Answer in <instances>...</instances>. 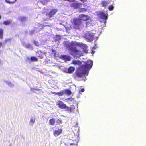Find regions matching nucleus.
Here are the masks:
<instances>
[{
    "mask_svg": "<svg viewBox=\"0 0 146 146\" xmlns=\"http://www.w3.org/2000/svg\"><path fill=\"white\" fill-rule=\"evenodd\" d=\"M39 53H40L41 54V55H38V57H39L40 58L42 59V58H43V56L42 54V52L40 51L38 52V54H39Z\"/></svg>",
    "mask_w": 146,
    "mask_h": 146,
    "instance_id": "25",
    "label": "nucleus"
},
{
    "mask_svg": "<svg viewBox=\"0 0 146 146\" xmlns=\"http://www.w3.org/2000/svg\"><path fill=\"white\" fill-rule=\"evenodd\" d=\"M52 93L53 94H54L55 95H57V94H56V93H56V92H52Z\"/></svg>",
    "mask_w": 146,
    "mask_h": 146,
    "instance_id": "36",
    "label": "nucleus"
},
{
    "mask_svg": "<svg viewBox=\"0 0 146 146\" xmlns=\"http://www.w3.org/2000/svg\"><path fill=\"white\" fill-rule=\"evenodd\" d=\"M57 105L58 107L61 109H65L66 105L61 101H59L56 102Z\"/></svg>",
    "mask_w": 146,
    "mask_h": 146,
    "instance_id": "6",
    "label": "nucleus"
},
{
    "mask_svg": "<svg viewBox=\"0 0 146 146\" xmlns=\"http://www.w3.org/2000/svg\"><path fill=\"white\" fill-rule=\"evenodd\" d=\"M60 36L59 35H57L56 36V40H59L60 39Z\"/></svg>",
    "mask_w": 146,
    "mask_h": 146,
    "instance_id": "29",
    "label": "nucleus"
},
{
    "mask_svg": "<svg viewBox=\"0 0 146 146\" xmlns=\"http://www.w3.org/2000/svg\"><path fill=\"white\" fill-rule=\"evenodd\" d=\"M79 19H74L73 22L74 24V28L76 29L82 28L83 26L86 25V23H83L81 22V20L87 21L89 20L90 17L88 16L83 14H81L79 15Z\"/></svg>",
    "mask_w": 146,
    "mask_h": 146,
    "instance_id": "3",
    "label": "nucleus"
},
{
    "mask_svg": "<svg viewBox=\"0 0 146 146\" xmlns=\"http://www.w3.org/2000/svg\"><path fill=\"white\" fill-rule=\"evenodd\" d=\"M64 44L67 48H69L70 54L74 58H78L82 55V52L77 50L76 47V45L78 46L79 43L75 41H72L71 42H64Z\"/></svg>",
    "mask_w": 146,
    "mask_h": 146,
    "instance_id": "1",
    "label": "nucleus"
},
{
    "mask_svg": "<svg viewBox=\"0 0 146 146\" xmlns=\"http://www.w3.org/2000/svg\"><path fill=\"white\" fill-rule=\"evenodd\" d=\"M35 117L34 116H32L31 117L29 123V124L31 126H33L35 123Z\"/></svg>",
    "mask_w": 146,
    "mask_h": 146,
    "instance_id": "11",
    "label": "nucleus"
},
{
    "mask_svg": "<svg viewBox=\"0 0 146 146\" xmlns=\"http://www.w3.org/2000/svg\"><path fill=\"white\" fill-rule=\"evenodd\" d=\"M114 7L113 5H111L108 7V9L110 11L114 9Z\"/></svg>",
    "mask_w": 146,
    "mask_h": 146,
    "instance_id": "24",
    "label": "nucleus"
},
{
    "mask_svg": "<svg viewBox=\"0 0 146 146\" xmlns=\"http://www.w3.org/2000/svg\"><path fill=\"white\" fill-rule=\"evenodd\" d=\"M64 94H66L68 95H70L71 94V91L69 90H64Z\"/></svg>",
    "mask_w": 146,
    "mask_h": 146,
    "instance_id": "16",
    "label": "nucleus"
},
{
    "mask_svg": "<svg viewBox=\"0 0 146 146\" xmlns=\"http://www.w3.org/2000/svg\"><path fill=\"white\" fill-rule=\"evenodd\" d=\"M72 63L75 65H80L81 64V62L78 60H74L72 62Z\"/></svg>",
    "mask_w": 146,
    "mask_h": 146,
    "instance_id": "18",
    "label": "nucleus"
},
{
    "mask_svg": "<svg viewBox=\"0 0 146 146\" xmlns=\"http://www.w3.org/2000/svg\"><path fill=\"white\" fill-rule=\"evenodd\" d=\"M65 1L70 2H73L74 1V0H65Z\"/></svg>",
    "mask_w": 146,
    "mask_h": 146,
    "instance_id": "32",
    "label": "nucleus"
},
{
    "mask_svg": "<svg viewBox=\"0 0 146 146\" xmlns=\"http://www.w3.org/2000/svg\"><path fill=\"white\" fill-rule=\"evenodd\" d=\"M110 3V1H104L102 2L101 3L102 6L105 7L107 6L108 4Z\"/></svg>",
    "mask_w": 146,
    "mask_h": 146,
    "instance_id": "15",
    "label": "nucleus"
},
{
    "mask_svg": "<svg viewBox=\"0 0 146 146\" xmlns=\"http://www.w3.org/2000/svg\"><path fill=\"white\" fill-rule=\"evenodd\" d=\"M11 22V20H9L4 21L3 24L5 25H8Z\"/></svg>",
    "mask_w": 146,
    "mask_h": 146,
    "instance_id": "21",
    "label": "nucleus"
},
{
    "mask_svg": "<svg viewBox=\"0 0 146 146\" xmlns=\"http://www.w3.org/2000/svg\"><path fill=\"white\" fill-rule=\"evenodd\" d=\"M45 54V53H43V54Z\"/></svg>",
    "mask_w": 146,
    "mask_h": 146,
    "instance_id": "40",
    "label": "nucleus"
},
{
    "mask_svg": "<svg viewBox=\"0 0 146 146\" xmlns=\"http://www.w3.org/2000/svg\"><path fill=\"white\" fill-rule=\"evenodd\" d=\"M10 39H7L5 40V43H6L7 42V41L10 40Z\"/></svg>",
    "mask_w": 146,
    "mask_h": 146,
    "instance_id": "34",
    "label": "nucleus"
},
{
    "mask_svg": "<svg viewBox=\"0 0 146 146\" xmlns=\"http://www.w3.org/2000/svg\"><path fill=\"white\" fill-rule=\"evenodd\" d=\"M78 46L82 48L83 49L84 52L86 53L88 52L87 47L85 44L82 43H79Z\"/></svg>",
    "mask_w": 146,
    "mask_h": 146,
    "instance_id": "7",
    "label": "nucleus"
},
{
    "mask_svg": "<svg viewBox=\"0 0 146 146\" xmlns=\"http://www.w3.org/2000/svg\"><path fill=\"white\" fill-rule=\"evenodd\" d=\"M92 53L93 54H94V52H93V51H92Z\"/></svg>",
    "mask_w": 146,
    "mask_h": 146,
    "instance_id": "38",
    "label": "nucleus"
},
{
    "mask_svg": "<svg viewBox=\"0 0 146 146\" xmlns=\"http://www.w3.org/2000/svg\"><path fill=\"white\" fill-rule=\"evenodd\" d=\"M75 70V68L73 67H70L69 69L66 70V72L69 73H72Z\"/></svg>",
    "mask_w": 146,
    "mask_h": 146,
    "instance_id": "14",
    "label": "nucleus"
},
{
    "mask_svg": "<svg viewBox=\"0 0 146 146\" xmlns=\"http://www.w3.org/2000/svg\"><path fill=\"white\" fill-rule=\"evenodd\" d=\"M1 59H0V64H1Z\"/></svg>",
    "mask_w": 146,
    "mask_h": 146,
    "instance_id": "37",
    "label": "nucleus"
},
{
    "mask_svg": "<svg viewBox=\"0 0 146 146\" xmlns=\"http://www.w3.org/2000/svg\"><path fill=\"white\" fill-rule=\"evenodd\" d=\"M8 85L10 86V87H12L13 86V84H12L11 82H8L7 83Z\"/></svg>",
    "mask_w": 146,
    "mask_h": 146,
    "instance_id": "27",
    "label": "nucleus"
},
{
    "mask_svg": "<svg viewBox=\"0 0 146 146\" xmlns=\"http://www.w3.org/2000/svg\"><path fill=\"white\" fill-rule=\"evenodd\" d=\"M75 108V107L74 105L71 106L70 107H68L66 106L65 108V110L69 111L70 112H73Z\"/></svg>",
    "mask_w": 146,
    "mask_h": 146,
    "instance_id": "9",
    "label": "nucleus"
},
{
    "mask_svg": "<svg viewBox=\"0 0 146 146\" xmlns=\"http://www.w3.org/2000/svg\"><path fill=\"white\" fill-rule=\"evenodd\" d=\"M2 45V43L1 42H0V48L1 47Z\"/></svg>",
    "mask_w": 146,
    "mask_h": 146,
    "instance_id": "35",
    "label": "nucleus"
},
{
    "mask_svg": "<svg viewBox=\"0 0 146 146\" xmlns=\"http://www.w3.org/2000/svg\"><path fill=\"white\" fill-rule=\"evenodd\" d=\"M80 11L82 12H85L86 11V10L85 8H81L80 9Z\"/></svg>",
    "mask_w": 146,
    "mask_h": 146,
    "instance_id": "26",
    "label": "nucleus"
},
{
    "mask_svg": "<svg viewBox=\"0 0 146 146\" xmlns=\"http://www.w3.org/2000/svg\"><path fill=\"white\" fill-rule=\"evenodd\" d=\"M93 65L92 61L89 60L85 62L84 64L82 65L76 71V74L79 77L83 76H87L89 72V70L92 68Z\"/></svg>",
    "mask_w": 146,
    "mask_h": 146,
    "instance_id": "2",
    "label": "nucleus"
},
{
    "mask_svg": "<svg viewBox=\"0 0 146 146\" xmlns=\"http://www.w3.org/2000/svg\"><path fill=\"white\" fill-rule=\"evenodd\" d=\"M35 90L34 92L37 93H38L39 91H40V90L38 89H35Z\"/></svg>",
    "mask_w": 146,
    "mask_h": 146,
    "instance_id": "31",
    "label": "nucleus"
},
{
    "mask_svg": "<svg viewBox=\"0 0 146 146\" xmlns=\"http://www.w3.org/2000/svg\"><path fill=\"white\" fill-rule=\"evenodd\" d=\"M62 132V130L61 129H58L55 130L53 132L54 135L55 137H57Z\"/></svg>",
    "mask_w": 146,
    "mask_h": 146,
    "instance_id": "8",
    "label": "nucleus"
},
{
    "mask_svg": "<svg viewBox=\"0 0 146 146\" xmlns=\"http://www.w3.org/2000/svg\"><path fill=\"white\" fill-rule=\"evenodd\" d=\"M31 60L32 61H36L38 60V59L35 57H32L31 58Z\"/></svg>",
    "mask_w": 146,
    "mask_h": 146,
    "instance_id": "23",
    "label": "nucleus"
},
{
    "mask_svg": "<svg viewBox=\"0 0 146 146\" xmlns=\"http://www.w3.org/2000/svg\"><path fill=\"white\" fill-rule=\"evenodd\" d=\"M62 58L65 61H70L71 59V57L68 56L63 55L61 56Z\"/></svg>",
    "mask_w": 146,
    "mask_h": 146,
    "instance_id": "12",
    "label": "nucleus"
},
{
    "mask_svg": "<svg viewBox=\"0 0 146 146\" xmlns=\"http://www.w3.org/2000/svg\"><path fill=\"white\" fill-rule=\"evenodd\" d=\"M1 15H0V19H1Z\"/></svg>",
    "mask_w": 146,
    "mask_h": 146,
    "instance_id": "39",
    "label": "nucleus"
},
{
    "mask_svg": "<svg viewBox=\"0 0 146 146\" xmlns=\"http://www.w3.org/2000/svg\"><path fill=\"white\" fill-rule=\"evenodd\" d=\"M17 0H5V1L9 4H13L15 3Z\"/></svg>",
    "mask_w": 146,
    "mask_h": 146,
    "instance_id": "17",
    "label": "nucleus"
},
{
    "mask_svg": "<svg viewBox=\"0 0 146 146\" xmlns=\"http://www.w3.org/2000/svg\"><path fill=\"white\" fill-rule=\"evenodd\" d=\"M57 12V10L56 9H52L48 14V16L50 17H51L54 15Z\"/></svg>",
    "mask_w": 146,
    "mask_h": 146,
    "instance_id": "10",
    "label": "nucleus"
},
{
    "mask_svg": "<svg viewBox=\"0 0 146 146\" xmlns=\"http://www.w3.org/2000/svg\"><path fill=\"white\" fill-rule=\"evenodd\" d=\"M99 17L101 19L105 20V23L106 22V21L108 19V14H105L103 12H99L98 14Z\"/></svg>",
    "mask_w": 146,
    "mask_h": 146,
    "instance_id": "5",
    "label": "nucleus"
},
{
    "mask_svg": "<svg viewBox=\"0 0 146 146\" xmlns=\"http://www.w3.org/2000/svg\"><path fill=\"white\" fill-rule=\"evenodd\" d=\"M57 94V95L60 96H62L64 94V90L62 91H61L59 92H57V93H56Z\"/></svg>",
    "mask_w": 146,
    "mask_h": 146,
    "instance_id": "20",
    "label": "nucleus"
},
{
    "mask_svg": "<svg viewBox=\"0 0 146 146\" xmlns=\"http://www.w3.org/2000/svg\"><path fill=\"white\" fill-rule=\"evenodd\" d=\"M84 38L87 40L88 41H92L94 39H95L96 40L97 38V37L94 36L93 33L90 32L86 33L84 36Z\"/></svg>",
    "mask_w": 146,
    "mask_h": 146,
    "instance_id": "4",
    "label": "nucleus"
},
{
    "mask_svg": "<svg viewBox=\"0 0 146 146\" xmlns=\"http://www.w3.org/2000/svg\"><path fill=\"white\" fill-rule=\"evenodd\" d=\"M22 44L23 46L26 48L30 49H32V48L31 45L29 44L25 43L24 42H23Z\"/></svg>",
    "mask_w": 146,
    "mask_h": 146,
    "instance_id": "13",
    "label": "nucleus"
},
{
    "mask_svg": "<svg viewBox=\"0 0 146 146\" xmlns=\"http://www.w3.org/2000/svg\"><path fill=\"white\" fill-rule=\"evenodd\" d=\"M34 44L35 45H36L37 46H39V43L37 41H35L34 42Z\"/></svg>",
    "mask_w": 146,
    "mask_h": 146,
    "instance_id": "30",
    "label": "nucleus"
},
{
    "mask_svg": "<svg viewBox=\"0 0 146 146\" xmlns=\"http://www.w3.org/2000/svg\"><path fill=\"white\" fill-rule=\"evenodd\" d=\"M80 91V92H84V89H81V90Z\"/></svg>",
    "mask_w": 146,
    "mask_h": 146,
    "instance_id": "33",
    "label": "nucleus"
},
{
    "mask_svg": "<svg viewBox=\"0 0 146 146\" xmlns=\"http://www.w3.org/2000/svg\"><path fill=\"white\" fill-rule=\"evenodd\" d=\"M55 121L54 119H51L49 121V124L52 125H53L55 123Z\"/></svg>",
    "mask_w": 146,
    "mask_h": 146,
    "instance_id": "19",
    "label": "nucleus"
},
{
    "mask_svg": "<svg viewBox=\"0 0 146 146\" xmlns=\"http://www.w3.org/2000/svg\"><path fill=\"white\" fill-rule=\"evenodd\" d=\"M3 30L2 29H0V38H2Z\"/></svg>",
    "mask_w": 146,
    "mask_h": 146,
    "instance_id": "22",
    "label": "nucleus"
},
{
    "mask_svg": "<svg viewBox=\"0 0 146 146\" xmlns=\"http://www.w3.org/2000/svg\"><path fill=\"white\" fill-rule=\"evenodd\" d=\"M41 2L42 3H44V4H45V3H47V2H49L50 1V0H40Z\"/></svg>",
    "mask_w": 146,
    "mask_h": 146,
    "instance_id": "28",
    "label": "nucleus"
}]
</instances>
